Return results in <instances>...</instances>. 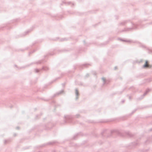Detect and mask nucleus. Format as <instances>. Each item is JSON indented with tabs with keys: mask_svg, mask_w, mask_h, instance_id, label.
<instances>
[{
	"mask_svg": "<svg viewBox=\"0 0 152 152\" xmlns=\"http://www.w3.org/2000/svg\"><path fill=\"white\" fill-rule=\"evenodd\" d=\"M149 66H150L149 65L148 61H146L144 65L143 66V67L144 68H147L149 67Z\"/></svg>",
	"mask_w": 152,
	"mask_h": 152,
	"instance_id": "f257e3e1",
	"label": "nucleus"
},
{
	"mask_svg": "<svg viewBox=\"0 0 152 152\" xmlns=\"http://www.w3.org/2000/svg\"><path fill=\"white\" fill-rule=\"evenodd\" d=\"M76 92L77 94L78 93V91H76Z\"/></svg>",
	"mask_w": 152,
	"mask_h": 152,
	"instance_id": "7ed1b4c3",
	"label": "nucleus"
},
{
	"mask_svg": "<svg viewBox=\"0 0 152 152\" xmlns=\"http://www.w3.org/2000/svg\"><path fill=\"white\" fill-rule=\"evenodd\" d=\"M102 80H104V81L105 80V78H102Z\"/></svg>",
	"mask_w": 152,
	"mask_h": 152,
	"instance_id": "f03ea898",
	"label": "nucleus"
}]
</instances>
